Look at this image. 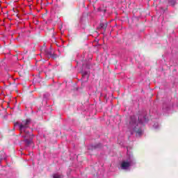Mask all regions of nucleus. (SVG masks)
<instances>
[{"label": "nucleus", "mask_w": 178, "mask_h": 178, "mask_svg": "<svg viewBox=\"0 0 178 178\" xmlns=\"http://www.w3.org/2000/svg\"><path fill=\"white\" fill-rule=\"evenodd\" d=\"M30 123H31V119L27 118L26 120H23L22 123L19 124V131L21 133H25V137H29V131H26V129H29Z\"/></svg>", "instance_id": "1"}, {"label": "nucleus", "mask_w": 178, "mask_h": 178, "mask_svg": "<svg viewBox=\"0 0 178 178\" xmlns=\"http://www.w3.org/2000/svg\"><path fill=\"white\" fill-rule=\"evenodd\" d=\"M33 134H29L28 133V137L24 136L25 138H31V139H25V143H26V145L29 147V145H31L33 144Z\"/></svg>", "instance_id": "2"}, {"label": "nucleus", "mask_w": 178, "mask_h": 178, "mask_svg": "<svg viewBox=\"0 0 178 178\" xmlns=\"http://www.w3.org/2000/svg\"><path fill=\"white\" fill-rule=\"evenodd\" d=\"M130 168V162L129 161H122L121 163V168L124 170H126L127 169H129Z\"/></svg>", "instance_id": "3"}, {"label": "nucleus", "mask_w": 178, "mask_h": 178, "mask_svg": "<svg viewBox=\"0 0 178 178\" xmlns=\"http://www.w3.org/2000/svg\"><path fill=\"white\" fill-rule=\"evenodd\" d=\"M134 131H135L136 134H138V136H141V134H143V129H137L136 127L134 128Z\"/></svg>", "instance_id": "4"}, {"label": "nucleus", "mask_w": 178, "mask_h": 178, "mask_svg": "<svg viewBox=\"0 0 178 178\" xmlns=\"http://www.w3.org/2000/svg\"><path fill=\"white\" fill-rule=\"evenodd\" d=\"M44 53L47 56H49V58L52 56V51H51V49H44Z\"/></svg>", "instance_id": "5"}, {"label": "nucleus", "mask_w": 178, "mask_h": 178, "mask_svg": "<svg viewBox=\"0 0 178 178\" xmlns=\"http://www.w3.org/2000/svg\"><path fill=\"white\" fill-rule=\"evenodd\" d=\"M3 158H5V152H0V163H1V162H2Z\"/></svg>", "instance_id": "6"}, {"label": "nucleus", "mask_w": 178, "mask_h": 178, "mask_svg": "<svg viewBox=\"0 0 178 178\" xmlns=\"http://www.w3.org/2000/svg\"><path fill=\"white\" fill-rule=\"evenodd\" d=\"M101 29H103V30H106V28L108 27V25L106 24L101 23L100 24Z\"/></svg>", "instance_id": "7"}, {"label": "nucleus", "mask_w": 178, "mask_h": 178, "mask_svg": "<svg viewBox=\"0 0 178 178\" xmlns=\"http://www.w3.org/2000/svg\"><path fill=\"white\" fill-rule=\"evenodd\" d=\"M131 126H136V120L131 118V121L129 122Z\"/></svg>", "instance_id": "8"}, {"label": "nucleus", "mask_w": 178, "mask_h": 178, "mask_svg": "<svg viewBox=\"0 0 178 178\" xmlns=\"http://www.w3.org/2000/svg\"><path fill=\"white\" fill-rule=\"evenodd\" d=\"M170 3H171L172 6H175V5H176V0H170Z\"/></svg>", "instance_id": "9"}, {"label": "nucleus", "mask_w": 178, "mask_h": 178, "mask_svg": "<svg viewBox=\"0 0 178 178\" xmlns=\"http://www.w3.org/2000/svg\"><path fill=\"white\" fill-rule=\"evenodd\" d=\"M49 58H52L53 59H56V58H58V56H56V54H53L51 53V56H50Z\"/></svg>", "instance_id": "10"}, {"label": "nucleus", "mask_w": 178, "mask_h": 178, "mask_svg": "<svg viewBox=\"0 0 178 178\" xmlns=\"http://www.w3.org/2000/svg\"><path fill=\"white\" fill-rule=\"evenodd\" d=\"M53 177L54 178H62V177L58 174H54Z\"/></svg>", "instance_id": "11"}, {"label": "nucleus", "mask_w": 178, "mask_h": 178, "mask_svg": "<svg viewBox=\"0 0 178 178\" xmlns=\"http://www.w3.org/2000/svg\"><path fill=\"white\" fill-rule=\"evenodd\" d=\"M88 74V72H84L83 73V77H85V76H87Z\"/></svg>", "instance_id": "12"}]
</instances>
